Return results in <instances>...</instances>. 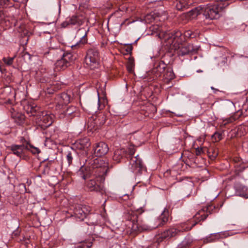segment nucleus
Returning <instances> with one entry per match:
<instances>
[{
    "mask_svg": "<svg viewBox=\"0 0 248 248\" xmlns=\"http://www.w3.org/2000/svg\"><path fill=\"white\" fill-rule=\"evenodd\" d=\"M88 31L89 30L86 31L85 34L82 37L80 40L75 45H73L71 46V47L73 50H75L80 47L82 45L84 44L87 42V39L86 37Z\"/></svg>",
    "mask_w": 248,
    "mask_h": 248,
    "instance_id": "nucleus-24",
    "label": "nucleus"
},
{
    "mask_svg": "<svg viewBox=\"0 0 248 248\" xmlns=\"http://www.w3.org/2000/svg\"><path fill=\"white\" fill-rule=\"evenodd\" d=\"M159 16H160V15L159 13L155 12H154L153 13H151L146 16L145 20L146 22H152L154 20H157L156 18Z\"/></svg>",
    "mask_w": 248,
    "mask_h": 248,
    "instance_id": "nucleus-26",
    "label": "nucleus"
},
{
    "mask_svg": "<svg viewBox=\"0 0 248 248\" xmlns=\"http://www.w3.org/2000/svg\"><path fill=\"white\" fill-rule=\"evenodd\" d=\"M137 211L139 213H141L142 212H144V210H143L142 208H140L139 209H137Z\"/></svg>",
    "mask_w": 248,
    "mask_h": 248,
    "instance_id": "nucleus-40",
    "label": "nucleus"
},
{
    "mask_svg": "<svg viewBox=\"0 0 248 248\" xmlns=\"http://www.w3.org/2000/svg\"><path fill=\"white\" fill-rule=\"evenodd\" d=\"M10 150L12 153L20 158H24L25 157V152L28 148L26 143L21 145L12 144L10 147Z\"/></svg>",
    "mask_w": 248,
    "mask_h": 248,
    "instance_id": "nucleus-14",
    "label": "nucleus"
},
{
    "mask_svg": "<svg viewBox=\"0 0 248 248\" xmlns=\"http://www.w3.org/2000/svg\"><path fill=\"white\" fill-rule=\"evenodd\" d=\"M58 100L59 106L66 105L70 101V97L67 93H63L58 96Z\"/></svg>",
    "mask_w": 248,
    "mask_h": 248,
    "instance_id": "nucleus-21",
    "label": "nucleus"
},
{
    "mask_svg": "<svg viewBox=\"0 0 248 248\" xmlns=\"http://www.w3.org/2000/svg\"><path fill=\"white\" fill-rule=\"evenodd\" d=\"M178 40L177 39L174 40L172 38L168 43L170 44L171 49L176 51L178 56H183L190 53H196L198 49L197 46H194L190 44H182L181 42L183 41L182 36L179 37Z\"/></svg>",
    "mask_w": 248,
    "mask_h": 248,
    "instance_id": "nucleus-5",
    "label": "nucleus"
},
{
    "mask_svg": "<svg viewBox=\"0 0 248 248\" xmlns=\"http://www.w3.org/2000/svg\"><path fill=\"white\" fill-rule=\"evenodd\" d=\"M246 144H247L246 143L244 142L242 144V147L244 148V149L246 150H247L246 151L248 153V149H247L246 148V145H247Z\"/></svg>",
    "mask_w": 248,
    "mask_h": 248,
    "instance_id": "nucleus-39",
    "label": "nucleus"
},
{
    "mask_svg": "<svg viewBox=\"0 0 248 248\" xmlns=\"http://www.w3.org/2000/svg\"><path fill=\"white\" fill-rule=\"evenodd\" d=\"M152 31L156 33V35L160 39H164L165 41H168L171 39L172 38L173 39H179L180 36H181L182 33L179 31H173L170 32V31H167L165 29V27L161 25L159 26L157 25H155L153 27Z\"/></svg>",
    "mask_w": 248,
    "mask_h": 248,
    "instance_id": "nucleus-6",
    "label": "nucleus"
},
{
    "mask_svg": "<svg viewBox=\"0 0 248 248\" xmlns=\"http://www.w3.org/2000/svg\"><path fill=\"white\" fill-rule=\"evenodd\" d=\"M169 210L165 208L161 214L156 219V224L152 228L144 224L140 223L138 220V216L132 211L129 212L127 215L126 218L131 222V228L133 232H141L155 229L158 227L164 225L169 219Z\"/></svg>",
    "mask_w": 248,
    "mask_h": 248,
    "instance_id": "nucleus-3",
    "label": "nucleus"
},
{
    "mask_svg": "<svg viewBox=\"0 0 248 248\" xmlns=\"http://www.w3.org/2000/svg\"><path fill=\"white\" fill-rule=\"evenodd\" d=\"M45 54H46V53H47V54H48V52H45Z\"/></svg>",
    "mask_w": 248,
    "mask_h": 248,
    "instance_id": "nucleus-47",
    "label": "nucleus"
},
{
    "mask_svg": "<svg viewBox=\"0 0 248 248\" xmlns=\"http://www.w3.org/2000/svg\"><path fill=\"white\" fill-rule=\"evenodd\" d=\"M234 188L237 195L248 198V187L240 183H236L234 185Z\"/></svg>",
    "mask_w": 248,
    "mask_h": 248,
    "instance_id": "nucleus-18",
    "label": "nucleus"
},
{
    "mask_svg": "<svg viewBox=\"0 0 248 248\" xmlns=\"http://www.w3.org/2000/svg\"><path fill=\"white\" fill-rule=\"evenodd\" d=\"M0 71H1V66H0Z\"/></svg>",
    "mask_w": 248,
    "mask_h": 248,
    "instance_id": "nucleus-46",
    "label": "nucleus"
},
{
    "mask_svg": "<svg viewBox=\"0 0 248 248\" xmlns=\"http://www.w3.org/2000/svg\"><path fill=\"white\" fill-rule=\"evenodd\" d=\"M215 207L212 205L199 210L194 216L192 219L181 223L175 226L178 232L190 231L194 226L201 221H203L211 214V211Z\"/></svg>",
    "mask_w": 248,
    "mask_h": 248,
    "instance_id": "nucleus-4",
    "label": "nucleus"
},
{
    "mask_svg": "<svg viewBox=\"0 0 248 248\" xmlns=\"http://www.w3.org/2000/svg\"><path fill=\"white\" fill-rule=\"evenodd\" d=\"M70 23L69 21L68 20H67L64 22H63L62 24H61V27L62 28H66L69 25H70Z\"/></svg>",
    "mask_w": 248,
    "mask_h": 248,
    "instance_id": "nucleus-34",
    "label": "nucleus"
},
{
    "mask_svg": "<svg viewBox=\"0 0 248 248\" xmlns=\"http://www.w3.org/2000/svg\"><path fill=\"white\" fill-rule=\"evenodd\" d=\"M132 156L129 157L130 158L129 169L135 174H140L144 169V166L142 160L139 155L135 156Z\"/></svg>",
    "mask_w": 248,
    "mask_h": 248,
    "instance_id": "nucleus-11",
    "label": "nucleus"
},
{
    "mask_svg": "<svg viewBox=\"0 0 248 248\" xmlns=\"http://www.w3.org/2000/svg\"><path fill=\"white\" fill-rule=\"evenodd\" d=\"M77 155L76 152L71 149V151H68L66 155V159L68 163V166H70L72 164L74 158Z\"/></svg>",
    "mask_w": 248,
    "mask_h": 248,
    "instance_id": "nucleus-25",
    "label": "nucleus"
},
{
    "mask_svg": "<svg viewBox=\"0 0 248 248\" xmlns=\"http://www.w3.org/2000/svg\"><path fill=\"white\" fill-rule=\"evenodd\" d=\"M24 109L30 116H36L37 117V115H39V113L41 112L39 111V107L34 103L28 104L24 107Z\"/></svg>",
    "mask_w": 248,
    "mask_h": 248,
    "instance_id": "nucleus-19",
    "label": "nucleus"
},
{
    "mask_svg": "<svg viewBox=\"0 0 248 248\" xmlns=\"http://www.w3.org/2000/svg\"><path fill=\"white\" fill-rule=\"evenodd\" d=\"M191 3V2L189 0H178L176 1L175 6L178 10H184L188 8Z\"/></svg>",
    "mask_w": 248,
    "mask_h": 248,
    "instance_id": "nucleus-22",
    "label": "nucleus"
},
{
    "mask_svg": "<svg viewBox=\"0 0 248 248\" xmlns=\"http://www.w3.org/2000/svg\"><path fill=\"white\" fill-rule=\"evenodd\" d=\"M164 16H165V17H164V18H163V19H165L167 17V16H166V15H164Z\"/></svg>",
    "mask_w": 248,
    "mask_h": 248,
    "instance_id": "nucleus-44",
    "label": "nucleus"
},
{
    "mask_svg": "<svg viewBox=\"0 0 248 248\" xmlns=\"http://www.w3.org/2000/svg\"><path fill=\"white\" fill-rule=\"evenodd\" d=\"M184 36L187 38H193L195 37V35L193 33L192 31L190 30H187L184 33Z\"/></svg>",
    "mask_w": 248,
    "mask_h": 248,
    "instance_id": "nucleus-31",
    "label": "nucleus"
},
{
    "mask_svg": "<svg viewBox=\"0 0 248 248\" xmlns=\"http://www.w3.org/2000/svg\"><path fill=\"white\" fill-rule=\"evenodd\" d=\"M90 246L86 243H82L78 244L76 248H90Z\"/></svg>",
    "mask_w": 248,
    "mask_h": 248,
    "instance_id": "nucleus-33",
    "label": "nucleus"
},
{
    "mask_svg": "<svg viewBox=\"0 0 248 248\" xmlns=\"http://www.w3.org/2000/svg\"><path fill=\"white\" fill-rule=\"evenodd\" d=\"M20 122H19V124H22L24 122V117L23 115H20Z\"/></svg>",
    "mask_w": 248,
    "mask_h": 248,
    "instance_id": "nucleus-38",
    "label": "nucleus"
},
{
    "mask_svg": "<svg viewBox=\"0 0 248 248\" xmlns=\"http://www.w3.org/2000/svg\"><path fill=\"white\" fill-rule=\"evenodd\" d=\"M54 115L46 111H41L37 115V123L43 129L50 126L53 121Z\"/></svg>",
    "mask_w": 248,
    "mask_h": 248,
    "instance_id": "nucleus-10",
    "label": "nucleus"
},
{
    "mask_svg": "<svg viewBox=\"0 0 248 248\" xmlns=\"http://www.w3.org/2000/svg\"><path fill=\"white\" fill-rule=\"evenodd\" d=\"M91 143L89 139L84 138L77 140L75 143V146L78 150H84L86 153L88 148L90 146Z\"/></svg>",
    "mask_w": 248,
    "mask_h": 248,
    "instance_id": "nucleus-17",
    "label": "nucleus"
},
{
    "mask_svg": "<svg viewBox=\"0 0 248 248\" xmlns=\"http://www.w3.org/2000/svg\"><path fill=\"white\" fill-rule=\"evenodd\" d=\"M218 155V152L217 150H214L212 152V155H211L212 158H215Z\"/></svg>",
    "mask_w": 248,
    "mask_h": 248,
    "instance_id": "nucleus-37",
    "label": "nucleus"
},
{
    "mask_svg": "<svg viewBox=\"0 0 248 248\" xmlns=\"http://www.w3.org/2000/svg\"><path fill=\"white\" fill-rule=\"evenodd\" d=\"M26 145L28 147L27 148V151H30L32 154H39L40 152L39 148L34 147L33 146L31 145L28 142H26Z\"/></svg>",
    "mask_w": 248,
    "mask_h": 248,
    "instance_id": "nucleus-27",
    "label": "nucleus"
},
{
    "mask_svg": "<svg viewBox=\"0 0 248 248\" xmlns=\"http://www.w3.org/2000/svg\"><path fill=\"white\" fill-rule=\"evenodd\" d=\"M76 59L71 53H64L62 57L57 61L55 68L58 71L63 70L69 66Z\"/></svg>",
    "mask_w": 248,
    "mask_h": 248,
    "instance_id": "nucleus-9",
    "label": "nucleus"
},
{
    "mask_svg": "<svg viewBox=\"0 0 248 248\" xmlns=\"http://www.w3.org/2000/svg\"><path fill=\"white\" fill-rule=\"evenodd\" d=\"M202 153H203V149L202 148L198 147L196 149V155H200Z\"/></svg>",
    "mask_w": 248,
    "mask_h": 248,
    "instance_id": "nucleus-35",
    "label": "nucleus"
},
{
    "mask_svg": "<svg viewBox=\"0 0 248 248\" xmlns=\"http://www.w3.org/2000/svg\"><path fill=\"white\" fill-rule=\"evenodd\" d=\"M167 68L166 64L163 61H158L155 63L152 73L156 77H160L165 72Z\"/></svg>",
    "mask_w": 248,
    "mask_h": 248,
    "instance_id": "nucleus-16",
    "label": "nucleus"
},
{
    "mask_svg": "<svg viewBox=\"0 0 248 248\" xmlns=\"http://www.w3.org/2000/svg\"><path fill=\"white\" fill-rule=\"evenodd\" d=\"M127 70L129 71V72L132 73L133 71V64L130 63L128 64L127 66Z\"/></svg>",
    "mask_w": 248,
    "mask_h": 248,
    "instance_id": "nucleus-36",
    "label": "nucleus"
},
{
    "mask_svg": "<svg viewBox=\"0 0 248 248\" xmlns=\"http://www.w3.org/2000/svg\"><path fill=\"white\" fill-rule=\"evenodd\" d=\"M178 235H179L178 231H177V229L174 226L166 230L159 235L156 238V242L158 243H159L164 240H169Z\"/></svg>",
    "mask_w": 248,
    "mask_h": 248,
    "instance_id": "nucleus-13",
    "label": "nucleus"
},
{
    "mask_svg": "<svg viewBox=\"0 0 248 248\" xmlns=\"http://www.w3.org/2000/svg\"><path fill=\"white\" fill-rule=\"evenodd\" d=\"M91 208L89 206L83 204H76L71 207L69 213L79 221L83 220L89 215Z\"/></svg>",
    "mask_w": 248,
    "mask_h": 248,
    "instance_id": "nucleus-8",
    "label": "nucleus"
},
{
    "mask_svg": "<svg viewBox=\"0 0 248 248\" xmlns=\"http://www.w3.org/2000/svg\"><path fill=\"white\" fill-rule=\"evenodd\" d=\"M234 161L236 163H238L240 160H239V159L238 158H236L234 159Z\"/></svg>",
    "mask_w": 248,
    "mask_h": 248,
    "instance_id": "nucleus-42",
    "label": "nucleus"
},
{
    "mask_svg": "<svg viewBox=\"0 0 248 248\" xmlns=\"http://www.w3.org/2000/svg\"><path fill=\"white\" fill-rule=\"evenodd\" d=\"M193 242V239L190 235H187L176 248H188Z\"/></svg>",
    "mask_w": 248,
    "mask_h": 248,
    "instance_id": "nucleus-23",
    "label": "nucleus"
},
{
    "mask_svg": "<svg viewBox=\"0 0 248 248\" xmlns=\"http://www.w3.org/2000/svg\"><path fill=\"white\" fill-rule=\"evenodd\" d=\"M135 151V147L133 145H130L129 147L125 149H117L114 153L113 159L117 162H119L121 159L124 157H128L133 155Z\"/></svg>",
    "mask_w": 248,
    "mask_h": 248,
    "instance_id": "nucleus-12",
    "label": "nucleus"
},
{
    "mask_svg": "<svg viewBox=\"0 0 248 248\" xmlns=\"http://www.w3.org/2000/svg\"><path fill=\"white\" fill-rule=\"evenodd\" d=\"M215 135H217L218 137L220 136V135L219 133H215Z\"/></svg>",
    "mask_w": 248,
    "mask_h": 248,
    "instance_id": "nucleus-45",
    "label": "nucleus"
},
{
    "mask_svg": "<svg viewBox=\"0 0 248 248\" xmlns=\"http://www.w3.org/2000/svg\"><path fill=\"white\" fill-rule=\"evenodd\" d=\"M70 24L76 25L79 24V19L77 16H73L68 19Z\"/></svg>",
    "mask_w": 248,
    "mask_h": 248,
    "instance_id": "nucleus-29",
    "label": "nucleus"
},
{
    "mask_svg": "<svg viewBox=\"0 0 248 248\" xmlns=\"http://www.w3.org/2000/svg\"><path fill=\"white\" fill-rule=\"evenodd\" d=\"M211 89L214 91V93H216V92H217V91H218V90L217 89H215V88L214 87H211Z\"/></svg>",
    "mask_w": 248,
    "mask_h": 248,
    "instance_id": "nucleus-41",
    "label": "nucleus"
},
{
    "mask_svg": "<svg viewBox=\"0 0 248 248\" xmlns=\"http://www.w3.org/2000/svg\"><path fill=\"white\" fill-rule=\"evenodd\" d=\"M15 59V57H3L2 59V61L3 62L8 65H11L12 64L14 60Z\"/></svg>",
    "mask_w": 248,
    "mask_h": 248,
    "instance_id": "nucleus-30",
    "label": "nucleus"
},
{
    "mask_svg": "<svg viewBox=\"0 0 248 248\" xmlns=\"http://www.w3.org/2000/svg\"><path fill=\"white\" fill-rule=\"evenodd\" d=\"M9 0H0V8L7 6Z\"/></svg>",
    "mask_w": 248,
    "mask_h": 248,
    "instance_id": "nucleus-32",
    "label": "nucleus"
},
{
    "mask_svg": "<svg viewBox=\"0 0 248 248\" xmlns=\"http://www.w3.org/2000/svg\"><path fill=\"white\" fill-rule=\"evenodd\" d=\"M108 151V145L103 142H100L96 144L93 148V154L95 156H102L105 155Z\"/></svg>",
    "mask_w": 248,
    "mask_h": 248,
    "instance_id": "nucleus-15",
    "label": "nucleus"
},
{
    "mask_svg": "<svg viewBox=\"0 0 248 248\" xmlns=\"http://www.w3.org/2000/svg\"><path fill=\"white\" fill-rule=\"evenodd\" d=\"M235 0H215L216 4L201 5L185 13L183 16L187 20L194 18L198 15H202L206 19H214L219 17V12Z\"/></svg>",
    "mask_w": 248,
    "mask_h": 248,
    "instance_id": "nucleus-2",
    "label": "nucleus"
},
{
    "mask_svg": "<svg viewBox=\"0 0 248 248\" xmlns=\"http://www.w3.org/2000/svg\"><path fill=\"white\" fill-rule=\"evenodd\" d=\"M76 110V108L73 106H71L66 108L65 110L64 111V115L66 117H69L72 114H73Z\"/></svg>",
    "mask_w": 248,
    "mask_h": 248,
    "instance_id": "nucleus-28",
    "label": "nucleus"
},
{
    "mask_svg": "<svg viewBox=\"0 0 248 248\" xmlns=\"http://www.w3.org/2000/svg\"><path fill=\"white\" fill-rule=\"evenodd\" d=\"M175 75L173 73L172 69L170 67H168L165 72L163 73V78L164 82L169 83L170 80L174 79Z\"/></svg>",
    "mask_w": 248,
    "mask_h": 248,
    "instance_id": "nucleus-20",
    "label": "nucleus"
},
{
    "mask_svg": "<svg viewBox=\"0 0 248 248\" xmlns=\"http://www.w3.org/2000/svg\"><path fill=\"white\" fill-rule=\"evenodd\" d=\"M108 170V163L100 158L89 157L85 164L80 167L78 174L84 180L90 178L86 186L91 191L101 192L105 174Z\"/></svg>",
    "mask_w": 248,
    "mask_h": 248,
    "instance_id": "nucleus-1",
    "label": "nucleus"
},
{
    "mask_svg": "<svg viewBox=\"0 0 248 248\" xmlns=\"http://www.w3.org/2000/svg\"><path fill=\"white\" fill-rule=\"evenodd\" d=\"M99 103H100V99H99V94L98 93V105H99Z\"/></svg>",
    "mask_w": 248,
    "mask_h": 248,
    "instance_id": "nucleus-43",
    "label": "nucleus"
},
{
    "mask_svg": "<svg viewBox=\"0 0 248 248\" xmlns=\"http://www.w3.org/2000/svg\"><path fill=\"white\" fill-rule=\"evenodd\" d=\"M99 55L98 50L95 47H91L87 51L85 59L86 65L91 69L98 67Z\"/></svg>",
    "mask_w": 248,
    "mask_h": 248,
    "instance_id": "nucleus-7",
    "label": "nucleus"
}]
</instances>
